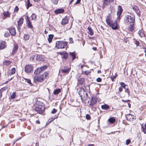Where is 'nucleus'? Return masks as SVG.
Listing matches in <instances>:
<instances>
[{"label": "nucleus", "instance_id": "f257e3e1", "mask_svg": "<svg viewBox=\"0 0 146 146\" xmlns=\"http://www.w3.org/2000/svg\"><path fill=\"white\" fill-rule=\"evenodd\" d=\"M125 22L127 24L130 25L128 29L131 31H132L133 30V26L135 22V18L134 15L131 13H129L128 15L125 17Z\"/></svg>", "mask_w": 146, "mask_h": 146}, {"label": "nucleus", "instance_id": "f03ea898", "mask_svg": "<svg viewBox=\"0 0 146 146\" xmlns=\"http://www.w3.org/2000/svg\"><path fill=\"white\" fill-rule=\"evenodd\" d=\"M77 92L80 95L82 101L86 103L87 102L89 103V100H88L89 97L87 93L85 91L84 89L82 87H80L77 89Z\"/></svg>", "mask_w": 146, "mask_h": 146}, {"label": "nucleus", "instance_id": "7ed1b4c3", "mask_svg": "<svg viewBox=\"0 0 146 146\" xmlns=\"http://www.w3.org/2000/svg\"><path fill=\"white\" fill-rule=\"evenodd\" d=\"M106 21L107 24L110 26L113 29L116 30L118 29V25L117 24V21H115L113 22L112 20L111 14H109L106 17Z\"/></svg>", "mask_w": 146, "mask_h": 146}, {"label": "nucleus", "instance_id": "20e7f679", "mask_svg": "<svg viewBox=\"0 0 146 146\" xmlns=\"http://www.w3.org/2000/svg\"><path fill=\"white\" fill-rule=\"evenodd\" d=\"M48 75L46 72H44L43 74L38 76H35L34 78L35 82L36 83L37 82H43Z\"/></svg>", "mask_w": 146, "mask_h": 146}, {"label": "nucleus", "instance_id": "39448f33", "mask_svg": "<svg viewBox=\"0 0 146 146\" xmlns=\"http://www.w3.org/2000/svg\"><path fill=\"white\" fill-rule=\"evenodd\" d=\"M67 44V42L62 41H57L56 42V47L58 48H66Z\"/></svg>", "mask_w": 146, "mask_h": 146}, {"label": "nucleus", "instance_id": "423d86ee", "mask_svg": "<svg viewBox=\"0 0 146 146\" xmlns=\"http://www.w3.org/2000/svg\"><path fill=\"white\" fill-rule=\"evenodd\" d=\"M44 109L45 107L44 106L38 105L35 107L34 110L37 111L38 113L41 114L43 113Z\"/></svg>", "mask_w": 146, "mask_h": 146}, {"label": "nucleus", "instance_id": "0eeeda50", "mask_svg": "<svg viewBox=\"0 0 146 146\" xmlns=\"http://www.w3.org/2000/svg\"><path fill=\"white\" fill-rule=\"evenodd\" d=\"M47 66L46 65H44L38 68L35 71L34 74L36 75L38 74L41 71L45 70L47 68Z\"/></svg>", "mask_w": 146, "mask_h": 146}, {"label": "nucleus", "instance_id": "6e6552de", "mask_svg": "<svg viewBox=\"0 0 146 146\" xmlns=\"http://www.w3.org/2000/svg\"><path fill=\"white\" fill-rule=\"evenodd\" d=\"M33 66L31 65L28 64L26 65L25 68V70L27 73H29L32 71Z\"/></svg>", "mask_w": 146, "mask_h": 146}, {"label": "nucleus", "instance_id": "1a4fd4ad", "mask_svg": "<svg viewBox=\"0 0 146 146\" xmlns=\"http://www.w3.org/2000/svg\"><path fill=\"white\" fill-rule=\"evenodd\" d=\"M114 0H104L102 7L104 8L105 7L109 5L110 3L113 2Z\"/></svg>", "mask_w": 146, "mask_h": 146}, {"label": "nucleus", "instance_id": "9d476101", "mask_svg": "<svg viewBox=\"0 0 146 146\" xmlns=\"http://www.w3.org/2000/svg\"><path fill=\"white\" fill-rule=\"evenodd\" d=\"M97 100L96 98L94 97H92L91 99L90 103L89 106L90 107L94 106L96 103Z\"/></svg>", "mask_w": 146, "mask_h": 146}, {"label": "nucleus", "instance_id": "9b49d317", "mask_svg": "<svg viewBox=\"0 0 146 146\" xmlns=\"http://www.w3.org/2000/svg\"><path fill=\"white\" fill-rule=\"evenodd\" d=\"M135 116L130 114H127L126 115V118L127 120L131 121L135 119Z\"/></svg>", "mask_w": 146, "mask_h": 146}, {"label": "nucleus", "instance_id": "f8f14e48", "mask_svg": "<svg viewBox=\"0 0 146 146\" xmlns=\"http://www.w3.org/2000/svg\"><path fill=\"white\" fill-rule=\"evenodd\" d=\"M18 47L19 46L17 44H14V47L13 48L11 54L13 55H14L17 52L18 50Z\"/></svg>", "mask_w": 146, "mask_h": 146}, {"label": "nucleus", "instance_id": "ddd939ff", "mask_svg": "<svg viewBox=\"0 0 146 146\" xmlns=\"http://www.w3.org/2000/svg\"><path fill=\"white\" fill-rule=\"evenodd\" d=\"M9 33L11 34L13 36H15L16 34V31L15 28L13 27H11L8 29Z\"/></svg>", "mask_w": 146, "mask_h": 146}, {"label": "nucleus", "instance_id": "4468645a", "mask_svg": "<svg viewBox=\"0 0 146 146\" xmlns=\"http://www.w3.org/2000/svg\"><path fill=\"white\" fill-rule=\"evenodd\" d=\"M6 43L5 41H0V49H3L7 46Z\"/></svg>", "mask_w": 146, "mask_h": 146}, {"label": "nucleus", "instance_id": "2eb2a0df", "mask_svg": "<svg viewBox=\"0 0 146 146\" xmlns=\"http://www.w3.org/2000/svg\"><path fill=\"white\" fill-rule=\"evenodd\" d=\"M132 7L133 9L136 12L137 15L139 16L140 15V13L138 7L136 6H133Z\"/></svg>", "mask_w": 146, "mask_h": 146}, {"label": "nucleus", "instance_id": "dca6fc26", "mask_svg": "<svg viewBox=\"0 0 146 146\" xmlns=\"http://www.w3.org/2000/svg\"><path fill=\"white\" fill-rule=\"evenodd\" d=\"M64 10L63 9H56L54 11V13L56 14L62 13H64Z\"/></svg>", "mask_w": 146, "mask_h": 146}, {"label": "nucleus", "instance_id": "f3484780", "mask_svg": "<svg viewBox=\"0 0 146 146\" xmlns=\"http://www.w3.org/2000/svg\"><path fill=\"white\" fill-rule=\"evenodd\" d=\"M68 22V19L67 17H66L62 19L61 23L62 25H65L67 24Z\"/></svg>", "mask_w": 146, "mask_h": 146}, {"label": "nucleus", "instance_id": "a211bd4d", "mask_svg": "<svg viewBox=\"0 0 146 146\" xmlns=\"http://www.w3.org/2000/svg\"><path fill=\"white\" fill-rule=\"evenodd\" d=\"M61 71L63 73H68L69 72V69L67 67L65 66L63 69H62Z\"/></svg>", "mask_w": 146, "mask_h": 146}, {"label": "nucleus", "instance_id": "6ab92c4d", "mask_svg": "<svg viewBox=\"0 0 146 146\" xmlns=\"http://www.w3.org/2000/svg\"><path fill=\"white\" fill-rule=\"evenodd\" d=\"M36 60L38 61H42L43 60L42 56L40 55H37L36 58Z\"/></svg>", "mask_w": 146, "mask_h": 146}, {"label": "nucleus", "instance_id": "aec40b11", "mask_svg": "<svg viewBox=\"0 0 146 146\" xmlns=\"http://www.w3.org/2000/svg\"><path fill=\"white\" fill-rule=\"evenodd\" d=\"M11 62L10 61H4L3 62V64L5 65H7L8 67H10L11 66Z\"/></svg>", "mask_w": 146, "mask_h": 146}, {"label": "nucleus", "instance_id": "412c9836", "mask_svg": "<svg viewBox=\"0 0 146 146\" xmlns=\"http://www.w3.org/2000/svg\"><path fill=\"white\" fill-rule=\"evenodd\" d=\"M61 89H57L54 90L53 94L55 95H57L61 92Z\"/></svg>", "mask_w": 146, "mask_h": 146}, {"label": "nucleus", "instance_id": "4be33fe9", "mask_svg": "<svg viewBox=\"0 0 146 146\" xmlns=\"http://www.w3.org/2000/svg\"><path fill=\"white\" fill-rule=\"evenodd\" d=\"M88 34L90 35L91 36H92L94 34L93 31L92 29L90 27H88Z\"/></svg>", "mask_w": 146, "mask_h": 146}, {"label": "nucleus", "instance_id": "5701e85b", "mask_svg": "<svg viewBox=\"0 0 146 146\" xmlns=\"http://www.w3.org/2000/svg\"><path fill=\"white\" fill-rule=\"evenodd\" d=\"M78 83L81 85H84V78H80L78 80Z\"/></svg>", "mask_w": 146, "mask_h": 146}, {"label": "nucleus", "instance_id": "b1692460", "mask_svg": "<svg viewBox=\"0 0 146 146\" xmlns=\"http://www.w3.org/2000/svg\"><path fill=\"white\" fill-rule=\"evenodd\" d=\"M3 14L5 17V18H7L8 17H10V13H9V11H4L3 13Z\"/></svg>", "mask_w": 146, "mask_h": 146}, {"label": "nucleus", "instance_id": "393cba45", "mask_svg": "<svg viewBox=\"0 0 146 146\" xmlns=\"http://www.w3.org/2000/svg\"><path fill=\"white\" fill-rule=\"evenodd\" d=\"M23 18H21L18 21L17 23L18 27H20L23 24Z\"/></svg>", "mask_w": 146, "mask_h": 146}, {"label": "nucleus", "instance_id": "a878e982", "mask_svg": "<svg viewBox=\"0 0 146 146\" xmlns=\"http://www.w3.org/2000/svg\"><path fill=\"white\" fill-rule=\"evenodd\" d=\"M26 23L27 26L28 28L31 29L33 28V26L30 21H28L26 22Z\"/></svg>", "mask_w": 146, "mask_h": 146}, {"label": "nucleus", "instance_id": "bb28decb", "mask_svg": "<svg viewBox=\"0 0 146 146\" xmlns=\"http://www.w3.org/2000/svg\"><path fill=\"white\" fill-rule=\"evenodd\" d=\"M54 35H48V38L49 43H50L52 41V39L53 38Z\"/></svg>", "mask_w": 146, "mask_h": 146}, {"label": "nucleus", "instance_id": "cd10ccee", "mask_svg": "<svg viewBox=\"0 0 146 146\" xmlns=\"http://www.w3.org/2000/svg\"><path fill=\"white\" fill-rule=\"evenodd\" d=\"M101 108L103 110H106L109 108V106L107 104H105L101 106Z\"/></svg>", "mask_w": 146, "mask_h": 146}, {"label": "nucleus", "instance_id": "c85d7f7f", "mask_svg": "<svg viewBox=\"0 0 146 146\" xmlns=\"http://www.w3.org/2000/svg\"><path fill=\"white\" fill-rule=\"evenodd\" d=\"M142 131L145 133L146 134V123L141 127Z\"/></svg>", "mask_w": 146, "mask_h": 146}, {"label": "nucleus", "instance_id": "c756f323", "mask_svg": "<svg viewBox=\"0 0 146 146\" xmlns=\"http://www.w3.org/2000/svg\"><path fill=\"white\" fill-rule=\"evenodd\" d=\"M109 121L111 123H112L115 122V119L113 118H110L108 119Z\"/></svg>", "mask_w": 146, "mask_h": 146}, {"label": "nucleus", "instance_id": "7c9ffc66", "mask_svg": "<svg viewBox=\"0 0 146 146\" xmlns=\"http://www.w3.org/2000/svg\"><path fill=\"white\" fill-rule=\"evenodd\" d=\"M24 39L25 40H28L29 38V36L28 34H24Z\"/></svg>", "mask_w": 146, "mask_h": 146}, {"label": "nucleus", "instance_id": "2f4dec72", "mask_svg": "<svg viewBox=\"0 0 146 146\" xmlns=\"http://www.w3.org/2000/svg\"><path fill=\"white\" fill-rule=\"evenodd\" d=\"M15 68H13L11 70H10V75L13 74L15 72Z\"/></svg>", "mask_w": 146, "mask_h": 146}, {"label": "nucleus", "instance_id": "473e14b6", "mask_svg": "<svg viewBox=\"0 0 146 146\" xmlns=\"http://www.w3.org/2000/svg\"><path fill=\"white\" fill-rule=\"evenodd\" d=\"M123 10L121 6L119 5L118 6L117 8V12L122 13Z\"/></svg>", "mask_w": 146, "mask_h": 146}, {"label": "nucleus", "instance_id": "72a5a7b5", "mask_svg": "<svg viewBox=\"0 0 146 146\" xmlns=\"http://www.w3.org/2000/svg\"><path fill=\"white\" fill-rule=\"evenodd\" d=\"M36 16L35 14H33L31 16L32 20H35L36 18Z\"/></svg>", "mask_w": 146, "mask_h": 146}, {"label": "nucleus", "instance_id": "f704fd0d", "mask_svg": "<svg viewBox=\"0 0 146 146\" xmlns=\"http://www.w3.org/2000/svg\"><path fill=\"white\" fill-rule=\"evenodd\" d=\"M138 34L141 37H143L145 36L144 33L141 31H139L138 32Z\"/></svg>", "mask_w": 146, "mask_h": 146}, {"label": "nucleus", "instance_id": "c9c22d12", "mask_svg": "<svg viewBox=\"0 0 146 146\" xmlns=\"http://www.w3.org/2000/svg\"><path fill=\"white\" fill-rule=\"evenodd\" d=\"M122 13L119 12H117V19L118 20H119L120 19V15Z\"/></svg>", "mask_w": 146, "mask_h": 146}, {"label": "nucleus", "instance_id": "e433bc0d", "mask_svg": "<svg viewBox=\"0 0 146 146\" xmlns=\"http://www.w3.org/2000/svg\"><path fill=\"white\" fill-rule=\"evenodd\" d=\"M7 87H4L2 88L0 90V91L1 92V93H2V92H3L7 90Z\"/></svg>", "mask_w": 146, "mask_h": 146}, {"label": "nucleus", "instance_id": "4c0bfd02", "mask_svg": "<svg viewBox=\"0 0 146 146\" xmlns=\"http://www.w3.org/2000/svg\"><path fill=\"white\" fill-rule=\"evenodd\" d=\"M11 97L12 99H14L16 97V93L15 92H13L12 95L11 96Z\"/></svg>", "mask_w": 146, "mask_h": 146}, {"label": "nucleus", "instance_id": "58836bf2", "mask_svg": "<svg viewBox=\"0 0 146 146\" xmlns=\"http://www.w3.org/2000/svg\"><path fill=\"white\" fill-rule=\"evenodd\" d=\"M32 5L30 4V1L29 0H27V9H28Z\"/></svg>", "mask_w": 146, "mask_h": 146}, {"label": "nucleus", "instance_id": "ea45409f", "mask_svg": "<svg viewBox=\"0 0 146 146\" xmlns=\"http://www.w3.org/2000/svg\"><path fill=\"white\" fill-rule=\"evenodd\" d=\"M25 82L28 83L29 84H30L32 86L33 84L31 83V81L29 79H25Z\"/></svg>", "mask_w": 146, "mask_h": 146}, {"label": "nucleus", "instance_id": "a19ab883", "mask_svg": "<svg viewBox=\"0 0 146 146\" xmlns=\"http://www.w3.org/2000/svg\"><path fill=\"white\" fill-rule=\"evenodd\" d=\"M120 84L122 87L124 88L125 89V87L126 86V85L123 82H121L120 83Z\"/></svg>", "mask_w": 146, "mask_h": 146}, {"label": "nucleus", "instance_id": "79ce46f5", "mask_svg": "<svg viewBox=\"0 0 146 146\" xmlns=\"http://www.w3.org/2000/svg\"><path fill=\"white\" fill-rule=\"evenodd\" d=\"M4 36L6 37H8L9 36V34L8 32H6L4 34Z\"/></svg>", "mask_w": 146, "mask_h": 146}, {"label": "nucleus", "instance_id": "37998d69", "mask_svg": "<svg viewBox=\"0 0 146 146\" xmlns=\"http://www.w3.org/2000/svg\"><path fill=\"white\" fill-rule=\"evenodd\" d=\"M90 72L89 71H85L83 72V73L84 74L88 75L90 73Z\"/></svg>", "mask_w": 146, "mask_h": 146}, {"label": "nucleus", "instance_id": "c03bdc74", "mask_svg": "<svg viewBox=\"0 0 146 146\" xmlns=\"http://www.w3.org/2000/svg\"><path fill=\"white\" fill-rule=\"evenodd\" d=\"M57 111V110L55 109H53L52 110V111H51V113H55Z\"/></svg>", "mask_w": 146, "mask_h": 146}, {"label": "nucleus", "instance_id": "a18cd8bd", "mask_svg": "<svg viewBox=\"0 0 146 146\" xmlns=\"http://www.w3.org/2000/svg\"><path fill=\"white\" fill-rule=\"evenodd\" d=\"M53 3L55 4H57L58 3L59 0H52Z\"/></svg>", "mask_w": 146, "mask_h": 146}, {"label": "nucleus", "instance_id": "49530a36", "mask_svg": "<svg viewBox=\"0 0 146 146\" xmlns=\"http://www.w3.org/2000/svg\"><path fill=\"white\" fill-rule=\"evenodd\" d=\"M117 76L116 74H115L114 76H111V79L112 81H114V80L116 78V77Z\"/></svg>", "mask_w": 146, "mask_h": 146}, {"label": "nucleus", "instance_id": "de8ad7c7", "mask_svg": "<svg viewBox=\"0 0 146 146\" xmlns=\"http://www.w3.org/2000/svg\"><path fill=\"white\" fill-rule=\"evenodd\" d=\"M130 142H131V140L130 139H127L126 140V144L127 145H128L130 143Z\"/></svg>", "mask_w": 146, "mask_h": 146}, {"label": "nucleus", "instance_id": "09e8293b", "mask_svg": "<svg viewBox=\"0 0 146 146\" xmlns=\"http://www.w3.org/2000/svg\"><path fill=\"white\" fill-rule=\"evenodd\" d=\"M86 118L88 120H89L90 119V117L89 115L87 114L86 115Z\"/></svg>", "mask_w": 146, "mask_h": 146}, {"label": "nucleus", "instance_id": "8fccbe9b", "mask_svg": "<svg viewBox=\"0 0 146 146\" xmlns=\"http://www.w3.org/2000/svg\"><path fill=\"white\" fill-rule=\"evenodd\" d=\"M19 10V8L17 6H16L15 8L14 11H16V12H18V10Z\"/></svg>", "mask_w": 146, "mask_h": 146}, {"label": "nucleus", "instance_id": "3c124183", "mask_svg": "<svg viewBox=\"0 0 146 146\" xmlns=\"http://www.w3.org/2000/svg\"><path fill=\"white\" fill-rule=\"evenodd\" d=\"M76 58H78V56H76V55L75 54V52H74V60Z\"/></svg>", "mask_w": 146, "mask_h": 146}, {"label": "nucleus", "instance_id": "603ef678", "mask_svg": "<svg viewBox=\"0 0 146 146\" xmlns=\"http://www.w3.org/2000/svg\"><path fill=\"white\" fill-rule=\"evenodd\" d=\"M25 19L26 21V22L28 21H30L29 19V17L28 16H26L25 17Z\"/></svg>", "mask_w": 146, "mask_h": 146}, {"label": "nucleus", "instance_id": "864d4df0", "mask_svg": "<svg viewBox=\"0 0 146 146\" xmlns=\"http://www.w3.org/2000/svg\"><path fill=\"white\" fill-rule=\"evenodd\" d=\"M69 41L70 43H72L73 42V39H72V38H70Z\"/></svg>", "mask_w": 146, "mask_h": 146}, {"label": "nucleus", "instance_id": "5fc2aeb1", "mask_svg": "<svg viewBox=\"0 0 146 146\" xmlns=\"http://www.w3.org/2000/svg\"><path fill=\"white\" fill-rule=\"evenodd\" d=\"M35 57V55H33L31 56V57L30 59L31 60H34Z\"/></svg>", "mask_w": 146, "mask_h": 146}, {"label": "nucleus", "instance_id": "6e6d98bb", "mask_svg": "<svg viewBox=\"0 0 146 146\" xmlns=\"http://www.w3.org/2000/svg\"><path fill=\"white\" fill-rule=\"evenodd\" d=\"M102 79L100 78H97L96 79V81L97 82H100L101 81Z\"/></svg>", "mask_w": 146, "mask_h": 146}, {"label": "nucleus", "instance_id": "4d7b16f0", "mask_svg": "<svg viewBox=\"0 0 146 146\" xmlns=\"http://www.w3.org/2000/svg\"><path fill=\"white\" fill-rule=\"evenodd\" d=\"M125 91L127 93L128 95H129V90L127 88L125 89Z\"/></svg>", "mask_w": 146, "mask_h": 146}, {"label": "nucleus", "instance_id": "13d9d810", "mask_svg": "<svg viewBox=\"0 0 146 146\" xmlns=\"http://www.w3.org/2000/svg\"><path fill=\"white\" fill-rule=\"evenodd\" d=\"M81 1V0H77V1L75 3L74 5H76L77 4H78L80 3Z\"/></svg>", "mask_w": 146, "mask_h": 146}, {"label": "nucleus", "instance_id": "bf43d9fd", "mask_svg": "<svg viewBox=\"0 0 146 146\" xmlns=\"http://www.w3.org/2000/svg\"><path fill=\"white\" fill-rule=\"evenodd\" d=\"M135 44L137 45V46H138L139 44V42L138 41L135 40Z\"/></svg>", "mask_w": 146, "mask_h": 146}, {"label": "nucleus", "instance_id": "052dcab7", "mask_svg": "<svg viewBox=\"0 0 146 146\" xmlns=\"http://www.w3.org/2000/svg\"><path fill=\"white\" fill-rule=\"evenodd\" d=\"M119 92H121L123 90L122 88L121 87H119Z\"/></svg>", "mask_w": 146, "mask_h": 146}, {"label": "nucleus", "instance_id": "680f3d73", "mask_svg": "<svg viewBox=\"0 0 146 146\" xmlns=\"http://www.w3.org/2000/svg\"><path fill=\"white\" fill-rule=\"evenodd\" d=\"M123 102H128L129 101V100H121Z\"/></svg>", "mask_w": 146, "mask_h": 146}, {"label": "nucleus", "instance_id": "e2e57ef3", "mask_svg": "<svg viewBox=\"0 0 146 146\" xmlns=\"http://www.w3.org/2000/svg\"><path fill=\"white\" fill-rule=\"evenodd\" d=\"M55 119V118H51V119H50L49 120H50V122H52Z\"/></svg>", "mask_w": 146, "mask_h": 146}, {"label": "nucleus", "instance_id": "0e129e2a", "mask_svg": "<svg viewBox=\"0 0 146 146\" xmlns=\"http://www.w3.org/2000/svg\"><path fill=\"white\" fill-rule=\"evenodd\" d=\"M85 41L84 40H82V44H83V46L85 43Z\"/></svg>", "mask_w": 146, "mask_h": 146}, {"label": "nucleus", "instance_id": "69168bd1", "mask_svg": "<svg viewBox=\"0 0 146 146\" xmlns=\"http://www.w3.org/2000/svg\"><path fill=\"white\" fill-rule=\"evenodd\" d=\"M92 49L94 50H97V48L96 47H93Z\"/></svg>", "mask_w": 146, "mask_h": 146}, {"label": "nucleus", "instance_id": "338daca9", "mask_svg": "<svg viewBox=\"0 0 146 146\" xmlns=\"http://www.w3.org/2000/svg\"><path fill=\"white\" fill-rule=\"evenodd\" d=\"M70 54L71 56L72 57V60H73V52H71L70 53Z\"/></svg>", "mask_w": 146, "mask_h": 146}, {"label": "nucleus", "instance_id": "774afa93", "mask_svg": "<svg viewBox=\"0 0 146 146\" xmlns=\"http://www.w3.org/2000/svg\"><path fill=\"white\" fill-rule=\"evenodd\" d=\"M36 122L38 124H40V121H38V120H37V121H36Z\"/></svg>", "mask_w": 146, "mask_h": 146}]
</instances>
